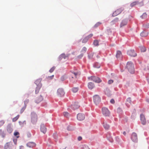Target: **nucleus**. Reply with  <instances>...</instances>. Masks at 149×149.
Listing matches in <instances>:
<instances>
[{"mask_svg":"<svg viewBox=\"0 0 149 149\" xmlns=\"http://www.w3.org/2000/svg\"><path fill=\"white\" fill-rule=\"evenodd\" d=\"M127 68L128 71L131 73H133L134 71V65L133 64L130 62H128L127 64Z\"/></svg>","mask_w":149,"mask_h":149,"instance_id":"nucleus-1","label":"nucleus"},{"mask_svg":"<svg viewBox=\"0 0 149 149\" xmlns=\"http://www.w3.org/2000/svg\"><path fill=\"white\" fill-rule=\"evenodd\" d=\"M89 80L93 81L97 83H99L101 82V80L98 77L95 76L91 77H88Z\"/></svg>","mask_w":149,"mask_h":149,"instance_id":"nucleus-2","label":"nucleus"},{"mask_svg":"<svg viewBox=\"0 0 149 149\" xmlns=\"http://www.w3.org/2000/svg\"><path fill=\"white\" fill-rule=\"evenodd\" d=\"M94 102L96 104H98L101 101V98L98 95H95L93 97Z\"/></svg>","mask_w":149,"mask_h":149,"instance_id":"nucleus-3","label":"nucleus"},{"mask_svg":"<svg viewBox=\"0 0 149 149\" xmlns=\"http://www.w3.org/2000/svg\"><path fill=\"white\" fill-rule=\"evenodd\" d=\"M102 112L103 115L105 116H108L110 114V112L108 109L105 107L102 108Z\"/></svg>","mask_w":149,"mask_h":149,"instance_id":"nucleus-4","label":"nucleus"},{"mask_svg":"<svg viewBox=\"0 0 149 149\" xmlns=\"http://www.w3.org/2000/svg\"><path fill=\"white\" fill-rule=\"evenodd\" d=\"M124 8L121 7L118 9L114 11L112 14V16L113 17H115L120 14L123 10Z\"/></svg>","mask_w":149,"mask_h":149,"instance_id":"nucleus-5","label":"nucleus"},{"mask_svg":"<svg viewBox=\"0 0 149 149\" xmlns=\"http://www.w3.org/2000/svg\"><path fill=\"white\" fill-rule=\"evenodd\" d=\"M131 139L132 141L134 142H137L138 138L136 134L134 132L131 135Z\"/></svg>","mask_w":149,"mask_h":149,"instance_id":"nucleus-6","label":"nucleus"},{"mask_svg":"<svg viewBox=\"0 0 149 149\" xmlns=\"http://www.w3.org/2000/svg\"><path fill=\"white\" fill-rule=\"evenodd\" d=\"M37 120V116L36 114L35 113L31 114V122L33 123H36Z\"/></svg>","mask_w":149,"mask_h":149,"instance_id":"nucleus-7","label":"nucleus"},{"mask_svg":"<svg viewBox=\"0 0 149 149\" xmlns=\"http://www.w3.org/2000/svg\"><path fill=\"white\" fill-rule=\"evenodd\" d=\"M127 54L131 56L135 57L136 56V54L134 51L132 50H128L127 52Z\"/></svg>","mask_w":149,"mask_h":149,"instance_id":"nucleus-8","label":"nucleus"},{"mask_svg":"<svg viewBox=\"0 0 149 149\" xmlns=\"http://www.w3.org/2000/svg\"><path fill=\"white\" fill-rule=\"evenodd\" d=\"M57 93L58 96L61 97L64 95L65 92L62 89L59 88L58 90Z\"/></svg>","mask_w":149,"mask_h":149,"instance_id":"nucleus-9","label":"nucleus"},{"mask_svg":"<svg viewBox=\"0 0 149 149\" xmlns=\"http://www.w3.org/2000/svg\"><path fill=\"white\" fill-rule=\"evenodd\" d=\"M140 120L141 124L143 125H145L146 123V121L145 116L143 114L140 115Z\"/></svg>","mask_w":149,"mask_h":149,"instance_id":"nucleus-10","label":"nucleus"},{"mask_svg":"<svg viewBox=\"0 0 149 149\" xmlns=\"http://www.w3.org/2000/svg\"><path fill=\"white\" fill-rule=\"evenodd\" d=\"M13 146L12 143L10 142L6 143L4 146V149H11Z\"/></svg>","mask_w":149,"mask_h":149,"instance_id":"nucleus-11","label":"nucleus"},{"mask_svg":"<svg viewBox=\"0 0 149 149\" xmlns=\"http://www.w3.org/2000/svg\"><path fill=\"white\" fill-rule=\"evenodd\" d=\"M85 116L84 114L79 113L77 115V119L79 120H82L85 118Z\"/></svg>","mask_w":149,"mask_h":149,"instance_id":"nucleus-12","label":"nucleus"},{"mask_svg":"<svg viewBox=\"0 0 149 149\" xmlns=\"http://www.w3.org/2000/svg\"><path fill=\"white\" fill-rule=\"evenodd\" d=\"M43 98L41 95H38L36 98L35 102L37 103H39L42 101Z\"/></svg>","mask_w":149,"mask_h":149,"instance_id":"nucleus-13","label":"nucleus"},{"mask_svg":"<svg viewBox=\"0 0 149 149\" xmlns=\"http://www.w3.org/2000/svg\"><path fill=\"white\" fill-rule=\"evenodd\" d=\"M40 130L41 132L44 134H45L47 131V128L44 124H42L41 125Z\"/></svg>","mask_w":149,"mask_h":149,"instance_id":"nucleus-14","label":"nucleus"},{"mask_svg":"<svg viewBox=\"0 0 149 149\" xmlns=\"http://www.w3.org/2000/svg\"><path fill=\"white\" fill-rule=\"evenodd\" d=\"M79 107L78 103H75L74 104L71 105V107L73 110H75L78 109Z\"/></svg>","mask_w":149,"mask_h":149,"instance_id":"nucleus-15","label":"nucleus"},{"mask_svg":"<svg viewBox=\"0 0 149 149\" xmlns=\"http://www.w3.org/2000/svg\"><path fill=\"white\" fill-rule=\"evenodd\" d=\"M7 130L9 133H11L13 130L11 125L10 124H8L7 126Z\"/></svg>","mask_w":149,"mask_h":149,"instance_id":"nucleus-16","label":"nucleus"},{"mask_svg":"<svg viewBox=\"0 0 149 149\" xmlns=\"http://www.w3.org/2000/svg\"><path fill=\"white\" fill-rule=\"evenodd\" d=\"M127 21L126 19L123 20L121 22L120 24V27H122L127 25Z\"/></svg>","mask_w":149,"mask_h":149,"instance_id":"nucleus-17","label":"nucleus"},{"mask_svg":"<svg viewBox=\"0 0 149 149\" xmlns=\"http://www.w3.org/2000/svg\"><path fill=\"white\" fill-rule=\"evenodd\" d=\"M27 146L30 148H33L36 146V144L33 142H29L27 144Z\"/></svg>","mask_w":149,"mask_h":149,"instance_id":"nucleus-18","label":"nucleus"},{"mask_svg":"<svg viewBox=\"0 0 149 149\" xmlns=\"http://www.w3.org/2000/svg\"><path fill=\"white\" fill-rule=\"evenodd\" d=\"M131 98L130 97L128 98L126 100V104L128 107H129L131 104Z\"/></svg>","mask_w":149,"mask_h":149,"instance_id":"nucleus-19","label":"nucleus"},{"mask_svg":"<svg viewBox=\"0 0 149 149\" xmlns=\"http://www.w3.org/2000/svg\"><path fill=\"white\" fill-rule=\"evenodd\" d=\"M116 57L118 59H120L122 58V54L121 52L119 51H118L117 52L116 54Z\"/></svg>","mask_w":149,"mask_h":149,"instance_id":"nucleus-20","label":"nucleus"},{"mask_svg":"<svg viewBox=\"0 0 149 149\" xmlns=\"http://www.w3.org/2000/svg\"><path fill=\"white\" fill-rule=\"evenodd\" d=\"M41 80L40 79H37L35 81V84L37 85V86H40H40H42V84L40 83Z\"/></svg>","mask_w":149,"mask_h":149,"instance_id":"nucleus-21","label":"nucleus"},{"mask_svg":"<svg viewBox=\"0 0 149 149\" xmlns=\"http://www.w3.org/2000/svg\"><path fill=\"white\" fill-rule=\"evenodd\" d=\"M148 33L146 31H144L142 32L141 34V36L142 37H146L148 36Z\"/></svg>","mask_w":149,"mask_h":149,"instance_id":"nucleus-22","label":"nucleus"},{"mask_svg":"<svg viewBox=\"0 0 149 149\" xmlns=\"http://www.w3.org/2000/svg\"><path fill=\"white\" fill-rule=\"evenodd\" d=\"M88 87L89 89H92L94 87V85L93 83L90 82L88 84Z\"/></svg>","mask_w":149,"mask_h":149,"instance_id":"nucleus-23","label":"nucleus"},{"mask_svg":"<svg viewBox=\"0 0 149 149\" xmlns=\"http://www.w3.org/2000/svg\"><path fill=\"white\" fill-rule=\"evenodd\" d=\"M103 126L106 130L109 129L110 127L109 125L105 122L103 123Z\"/></svg>","mask_w":149,"mask_h":149,"instance_id":"nucleus-24","label":"nucleus"},{"mask_svg":"<svg viewBox=\"0 0 149 149\" xmlns=\"http://www.w3.org/2000/svg\"><path fill=\"white\" fill-rule=\"evenodd\" d=\"M139 3L138 1H134L132 2L130 5L131 7H133L134 6L138 4Z\"/></svg>","mask_w":149,"mask_h":149,"instance_id":"nucleus-25","label":"nucleus"},{"mask_svg":"<svg viewBox=\"0 0 149 149\" xmlns=\"http://www.w3.org/2000/svg\"><path fill=\"white\" fill-rule=\"evenodd\" d=\"M19 123L20 125L22 127L24 126V125H25L26 124V121H19Z\"/></svg>","mask_w":149,"mask_h":149,"instance_id":"nucleus-26","label":"nucleus"},{"mask_svg":"<svg viewBox=\"0 0 149 149\" xmlns=\"http://www.w3.org/2000/svg\"><path fill=\"white\" fill-rule=\"evenodd\" d=\"M42 86H40V85L39 86H37L36 90V93H38L39 92L40 89L41 87Z\"/></svg>","mask_w":149,"mask_h":149,"instance_id":"nucleus-27","label":"nucleus"},{"mask_svg":"<svg viewBox=\"0 0 149 149\" xmlns=\"http://www.w3.org/2000/svg\"><path fill=\"white\" fill-rule=\"evenodd\" d=\"M147 16V15L146 13H144L141 16V17L142 19H146Z\"/></svg>","mask_w":149,"mask_h":149,"instance_id":"nucleus-28","label":"nucleus"},{"mask_svg":"<svg viewBox=\"0 0 149 149\" xmlns=\"http://www.w3.org/2000/svg\"><path fill=\"white\" fill-rule=\"evenodd\" d=\"M0 135L2 136L3 137H4L5 136V134L1 130H0Z\"/></svg>","mask_w":149,"mask_h":149,"instance_id":"nucleus-29","label":"nucleus"},{"mask_svg":"<svg viewBox=\"0 0 149 149\" xmlns=\"http://www.w3.org/2000/svg\"><path fill=\"white\" fill-rule=\"evenodd\" d=\"M88 40V37H85L84 38L82 41V42L83 43H86L87 42Z\"/></svg>","mask_w":149,"mask_h":149,"instance_id":"nucleus-30","label":"nucleus"},{"mask_svg":"<svg viewBox=\"0 0 149 149\" xmlns=\"http://www.w3.org/2000/svg\"><path fill=\"white\" fill-rule=\"evenodd\" d=\"M78 90V88L77 87L73 88L72 89V92L74 93L77 92Z\"/></svg>","mask_w":149,"mask_h":149,"instance_id":"nucleus-31","label":"nucleus"},{"mask_svg":"<svg viewBox=\"0 0 149 149\" xmlns=\"http://www.w3.org/2000/svg\"><path fill=\"white\" fill-rule=\"evenodd\" d=\"M140 48L141 52H144L146 51V48L144 46L140 47Z\"/></svg>","mask_w":149,"mask_h":149,"instance_id":"nucleus-32","label":"nucleus"},{"mask_svg":"<svg viewBox=\"0 0 149 149\" xmlns=\"http://www.w3.org/2000/svg\"><path fill=\"white\" fill-rule=\"evenodd\" d=\"M19 115H17L16 117H14L13 119V122H15L19 118Z\"/></svg>","mask_w":149,"mask_h":149,"instance_id":"nucleus-33","label":"nucleus"},{"mask_svg":"<svg viewBox=\"0 0 149 149\" xmlns=\"http://www.w3.org/2000/svg\"><path fill=\"white\" fill-rule=\"evenodd\" d=\"M26 106L25 105L24 107H23L21 109L20 111V113H22L24 112V110H25V109H26Z\"/></svg>","mask_w":149,"mask_h":149,"instance_id":"nucleus-34","label":"nucleus"},{"mask_svg":"<svg viewBox=\"0 0 149 149\" xmlns=\"http://www.w3.org/2000/svg\"><path fill=\"white\" fill-rule=\"evenodd\" d=\"M93 43L95 45L97 46L98 45V41L97 40H95Z\"/></svg>","mask_w":149,"mask_h":149,"instance_id":"nucleus-35","label":"nucleus"},{"mask_svg":"<svg viewBox=\"0 0 149 149\" xmlns=\"http://www.w3.org/2000/svg\"><path fill=\"white\" fill-rule=\"evenodd\" d=\"M63 115L64 116L68 117L69 116V114L67 112H65L63 113Z\"/></svg>","mask_w":149,"mask_h":149,"instance_id":"nucleus-36","label":"nucleus"},{"mask_svg":"<svg viewBox=\"0 0 149 149\" xmlns=\"http://www.w3.org/2000/svg\"><path fill=\"white\" fill-rule=\"evenodd\" d=\"M55 67L53 66L49 70V71L50 73H52L53 72L55 69Z\"/></svg>","mask_w":149,"mask_h":149,"instance_id":"nucleus-37","label":"nucleus"},{"mask_svg":"<svg viewBox=\"0 0 149 149\" xmlns=\"http://www.w3.org/2000/svg\"><path fill=\"white\" fill-rule=\"evenodd\" d=\"M14 134L15 136H16V137L18 138L19 137V133L18 132H15L14 133Z\"/></svg>","mask_w":149,"mask_h":149,"instance_id":"nucleus-38","label":"nucleus"},{"mask_svg":"<svg viewBox=\"0 0 149 149\" xmlns=\"http://www.w3.org/2000/svg\"><path fill=\"white\" fill-rule=\"evenodd\" d=\"M83 149H90L86 145H84L82 146Z\"/></svg>","mask_w":149,"mask_h":149,"instance_id":"nucleus-39","label":"nucleus"},{"mask_svg":"<svg viewBox=\"0 0 149 149\" xmlns=\"http://www.w3.org/2000/svg\"><path fill=\"white\" fill-rule=\"evenodd\" d=\"M102 23L100 22H97L94 26V27H96L101 24Z\"/></svg>","mask_w":149,"mask_h":149,"instance_id":"nucleus-40","label":"nucleus"},{"mask_svg":"<svg viewBox=\"0 0 149 149\" xmlns=\"http://www.w3.org/2000/svg\"><path fill=\"white\" fill-rule=\"evenodd\" d=\"M87 50V49L85 47H84L81 50V52H85Z\"/></svg>","mask_w":149,"mask_h":149,"instance_id":"nucleus-41","label":"nucleus"},{"mask_svg":"<svg viewBox=\"0 0 149 149\" xmlns=\"http://www.w3.org/2000/svg\"><path fill=\"white\" fill-rule=\"evenodd\" d=\"M93 53H91L88 55V57L89 58H91L93 56Z\"/></svg>","mask_w":149,"mask_h":149,"instance_id":"nucleus-42","label":"nucleus"},{"mask_svg":"<svg viewBox=\"0 0 149 149\" xmlns=\"http://www.w3.org/2000/svg\"><path fill=\"white\" fill-rule=\"evenodd\" d=\"M117 111L118 113H121L122 111L121 109L120 108H118L117 109Z\"/></svg>","mask_w":149,"mask_h":149,"instance_id":"nucleus-43","label":"nucleus"},{"mask_svg":"<svg viewBox=\"0 0 149 149\" xmlns=\"http://www.w3.org/2000/svg\"><path fill=\"white\" fill-rule=\"evenodd\" d=\"M54 77V75H52L51 76H49L47 77V79H51L53 78Z\"/></svg>","mask_w":149,"mask_h":149,"instance_id":"nucleus-44","label":"nucleus"},{"mask_svg":"<svg viewBox=\"0 0 149 149\" xmlns=\"http://www.w3.org/2000/svg\"><path fill=\"white\" fill-rule=\"evenodd\" d=\"M4 123V121L2 120L0 121V127H1L2 125H3Z\"/></svg>","mask_w":149,"mask_h":149,"instance_id":"nucleus-45","label":"nucleus"},{"mask_svg":"<svg viewBox=\"0 0 149 149\" xmlns=\"http://www.w3.org/2000/svg\"><path fill=\"white\" fill-rule=\"evenodd\" d=\"M113 81L112 80H109L108 81V84H111L113 82Z\"/></svg>","mask_w":149,"mask_h":149,"instance_id":"nucleus-46","label":"nucleus"},{"mask_svg":"<svg viewBox=\"0 0 149 149\" xmlns=\"http://www.w3.org/2000/svg\"><path fill=\"white\" fill-rule=\"evenodd\" d=\"M93 36V34H91L88 35V36H86V37H88V39L91 37Z\"/></svg>","mask_w":149,"mask_h":149,"instance_id":"nucleus-47","label":"nucleus"},{"mask_svg":"<svg viewBox=\"0 0 149 149\" xmlns=\"http://www.w3.org/2000/svg\"><path fill=\"white\" fill-rule=\"evenodd\" d=\"M72 73L74 75V76L75 77H76V76L77 74V73L76 72H72Z\"/></svg>","mask_w":149,"mask_h":149,"instance_id":"nucleus-48","label":"nucleus"},{"mask_svg":"<svg viewBox=\"0 0 149 149\" xmlns=\"http://www.w3.org/2000/svg\"><path fill=\"white\" fill-rule=\"evenodd\" d=\"M145 26L146 28H149V24L147 23L144 25Z\"/></svg>","mask_w":149,"mask_h":149,"instance_id":"nucleus-49","label":"nucleus"},{"mask_svg":"<svg viewBox=\"0 0 149 149\" xmlns=\"http://www.w3.org/2000/svg\"><path fill=\"white\" fill-rule=\"evenodd\" d=\"M110 102L112 104H114L115 103V101L113 99H112L110 100Z\"/></svg>","mask_w":149,"mask_h":149,"instance_id":"nucleus-50","label":"nucleus"},{"mask_svg":"<svg viewBox=\"0 0 149 149\" xmlns=\"http://www.w3.org/2000/svg\"><path fill=\"white\" fill-rule=\"evenodd\" d=\"M65 78L64 76H63L61 78V80L62 81H64V80H65Z\"/></svg>","mask_w":149,"mask_h":149,"instance_id":"nucleus-51","label":"nucleus"},{"mask_svg":"<svg viewBox=\"0 0 149 149\" xmlns=\"http://www.w3.org/2000/svg\"><path fill=\"white\" fill-rule=\"evenodd\" d=\"M29 102V100H25L24 101V104H26L27 103Z\"/></svg>","mask_w":149,"mask_h":149,"instance_id":"nucleus-52","label":"nucleus"},{"mask_svg":"<svg viewBox=\"0 0 149 149\" xmlns=\"http://www.w3.org/2000/svg\"><path fill=\"white\" fill-rule=\"evenodd\" d=\"M82 137L81 136H79L78 137V140L79 141H81V139H82Z\"/></svg>","mask_w":149,"mask_h":149,"instance_id":"nucleus-53","label":"nucleus"},{"mask_svg":"<svg viewBox=\"0 0 149 149\" xmlns=\"http://www.w3.org/2000/svg\"><path fill=\"white\" fill-rule=\"evenodd\" d=\"M83 56V54H81L79 56H78V58H81V57H82Z\"/></svg>","mask_w":149,"mask_h":149,"instance_id":"nucleus-54","label":"nucleus"},{"mask_svg":"<svg viewBox=\"0 0 149 149\" xmlns=\"http://www.w3.org/2000/svg\"><path fill=\"white\" fill-rule=\"evenodd\" d=\"M147 79L148 82L149 83V76L148 75V76L147 77Z\"/></svg>","mask_w":149,"mask_h":149,"instance_id":"nucleus-55","label":"nucleus"},{"mask_svg":"<svg viewBox=\"0 0 149 149\" xmlns=\"http://www.w3.org/2000/svg\"><path fill=\"white\" fill-rule=\"evenodd\" d=\"M64 54H62L61 55V57H62V58H65V57H64Z\"/></svg>","mask_w":149,"mask_h":149,"instance_id":"nucleus-56","label":"nucleus"},{"mask_svg":"<svg viewBox=\"0 0 149 149\" xmlns=\"http://www.w3.org/2000/svg\"><path fill=\"white\" fill-rule=\"evenodd\" d=\"M109 91H108L107 90L105 91V93L106 94H108V92Z\"/></svg>","mask_w":149,"mask_h":149,"instance_id":"nucleus-57","label":"nucleus"},{"mask_svg":"<svg viewBox=\"0 0 149 149\" xmlns=\"http://www.w3.org/2000/svg\"><path fill=\"white\" fill-rule=\"evenodd\" d=\"M123 134H124V135H126V132H124L123 133Z\"/></svg>","mask_w":149,"mask_h":149,"instance_id":"nucleus-58","label":"nucleus"},{"mask_svg":"<svg viewBox=\"0 0 149 149\" xmlns=\"http://www.w3.org/2000/svg\"><path fill=\"white\" fill-rule=\"evenodd\" d=\"M116 22L115 20H114L113 21L111 22H112V23H113V22Z\"/></svg>","mask_w":149,"mask_h":149,"instance_id":"nucleus-59","label":"nucleus"},{"mask_svg":"<svg viewBox=\"0 0 149 149\" xmlns=\"http://www.w3.org/2000/svg\"><path fill=\"white\" fill-rule=\"evenodd\" d=\"M116 139H119V137H116Z\"/></svg>","mask_w":149,"mask_h":149,"instance_id":"nucleus-60","label":"nucleus"},{"mask_svg":"<svg viewBox=\"0 0 149 149\" xmlns=\"http://www.w3.org/2000/svg\"><path fill=\"white\" fill-rule=\"evenodd\" d=\"M97 58H98L99 57V56H97Z\"/></svg>","mask_w":149,"mask_h":149,"instance_id":"nucleus-61","label":"nucleus"},{"mask_svg":"<svg viewBox=\"0 0 149 149\" xmlns=\"http://www.w3.org/2000/svg\"><path fill=\"white\" fill-rule=\"evenodd\" d=\"M72 78H73V76H72Z\"/></svg>","mask_w":149,"mask_h":149,"instance_id":"nucleus-62","label":"nucleus"},{"mask_svg":"<svg viewBox=\"0 0 149 149\" xmlns=\"http://www.w3.org/2000/svg\"><path fill=\"white\" fill-rule=\"evenodd\" d=\"M68 130H69V129H68Z\"/></svg>","mask_w":149,"mask_h":149,"instance_id":"nucleus-63","label":"nucleus"}]
</instances>
